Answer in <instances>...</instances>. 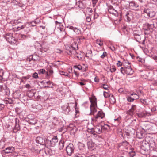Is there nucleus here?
I'll use <instances>...</instances> for the list:
<instances>
[{
    "mask_svg": "<svg viewBox=\"0 0 157 157\" xmlns=\"http://www.w3.org/2000/svg\"><path fill=\"white\" fill-rule=\"evenodd\" d=\"M151 144L146 140H144L140 147V151L143 155H146L149 153V150Z\"/></svg>",
    "mask_w": 157,
    "mask_h": 157,
    "instance_id": "nucleus-1",
    "label": "nucleus"
},
{
    "mask_svg": "<svg viewBox=\"0 0 157 157\" xmlns=\"http://www.w3.org/2000/svg\"><path fill=\"white\" fill-rule=\"evenodd\" d=\"M89 100L91 102L90 106V114L94 115L97 111V99L95 97L93 98H89Z\"/></svg>",
    "mask_w": 157,
    "mask_h": 157,
    "instance_id": "nucleus-2",
    "label": "nucleus"
},
{
    "mask_svg": "<svg viewBox=\"0 0 157 157\" xmlns=\"http://www.w3.org/2000/svg\"><path fill=\"white\" fill-rule=\"evenodd\" d=\"M78 149L82 151V154H76L75 155L74 157H84L83 156H85V154L87 153L84 144L79 142L78 143Z\"/></svg>",
    "mask_w": 157,
    "mask_h": 157,
    "instance_id": "nucleus-3",
    "label": "nucleus"
},
{
    "mask_svg": "<svg viewBox=\"0 0 157 157\" xmlns=\"http://www.w3.org/2000/svg\"><path fill=\"white\" fill-rule=\"evenodd\" d=\"M130 64L129 63H128V66L125 69L123 67L121 68V71L122 74H124L125 73L127 75H131L133 74L134 71L131 68Z\"/></svg>",
    "mask_w": 157,
    "mask_h": 157,
    "instance_id": "nucleus-4",
    "label": "nucleus"
},
{
    "mask_svg": "<svg viewBox=\"0 0 157 157\" xmlns=\"http://www.w3.org/2000/svg\"><path fill=\"white\" fill-rule=\"evenodd\" d=\"M105 117L104 113L101 111H99L97 114L94 116V118L93 119V123L97 124L98 123L99 120L102 119Z\"/></svg>",
    "mask_w": 157,
    "mask_h": 157,
    "instance_id": "nucleus-5",
    "label": "nucleus"
},
{
    "mask_svg": "<svg viewBox=\"0 0 157 157\" xmlns=\"http://www.w3.org/2000/svg\"><path fill=\"white\" fill-rule=\"evenodd\" d=\"M74 104L72 103H68L65 105L63 106L62 107V109L64 113L66 114H68L71 109H72L74 107Z\"/></svg>",
    "mask_w": 157,
    "mask_h": 157,
    "instance_id": "nucleus-6",
    "label": "nucleus"
},
{
    "mask_svg": "<svg viewBox=\"0 0 157 157\" xmlns=\"http://www.w3.org/2000/svg\"><path fill=\"white\" fill-rule=\"evenodd\" d=\"M75 148L73 145L72 144H69L67 146L66 150L67 155L71 156L74 153Z\"/></svg>",
    "mask_w": 157,
    "mask_h": 157,
    "instance_id": "nucleus-7",
    "label": "nucleus"
},
{
    "mask_svg": "<svg viewBox=\"0 0 157 157\" xmlns=\"http://www.w3.org/2000/svg\"><path fill=\"white\" fill-rule=\"evenodd\" d=\"M124 14L125 20L128 22H130L132 18V13L130 11H128Z\"/></svg>",
    "mask_w": 157,
    "mask_h": 157,
    "instance_id": "nucleus-8",
    "label": "nucleus"
},
{
    "mask_svg": "<svg viewBox=\"0 0 157 157\" xmlns=\"http://www.w3.org/2000/svg\"><path fill=\"white\" fill-rule=\"evenodd\" d=\"M135 130L133 128L129 127L125 131V134L127 136H132L134 135Z\"/></svg>",
    "mask_w": 157,
    "mask_h": 157,
    "instance_id": "nucleus-9",
    "label": "nucleus"
},
{
    "mask_svg": "<svg viewBox=\"0 0 157 157\" xmlns=\"http://www.w3.org/2000/svg\"><path fill=\"white\" fill-rule=\"evenodd\" d=\"M144 13H146L148 16L150 17H153L155 14V12L152 10L147 9L144 10Z\"/></svg>",
    "mask_w": 157,
    "mask_h": 157,
    "instance_id": "nucleus-10",
    "label": "nucleus"
},
{
    "mask_svg": "<svg viewBox=\"0 0 157 157\" xmlns=\"http://www.w3.org/2000/svg\"><path fill=\"white\" fill-rule=\"evenodd\" d=\"M144 133L141 128L137 129L136 131V136L139 139L143 138L144 136Z\"/></svg>",
    "mask_w": 157,
    "mask_h": 157,
    "instance_id": "nucleus-11",
    "label": "nucleus"
},
{
    "mask_svg": "<svg viewBox=\"0 0 157 157\" xmlns=\"http://www.w3.org/2000/svg\"><path fill=\"white\" fill-rule=\"evenodd\" d=\"M136 109V106L135 105H133L131 108L127 112V113L131 116H133L134 114Z\"/></svg>",
    "mask_w": 157,
    "mask_h": 157,
    "instance_id": "nucleus-12",
    "label": "nucleus"
},
{
    "mask_svg": "<svg viewBox=\"0 0 157 157\" xmlns=\"http://www.w3.org/2000/svg\"><path fill=\"white\" fill-rule=\"evenodd\" d=\"M101 125L98 124L95 126L93 128L94 131L97 134H100L102 132Z\"/></svg>",
    "mask_w": 157,
    "mask_h": 157,
    "instance_id": "nucleus-13",
    "label": "nucleus"
},
{
    "mask_svg": "<svg viewBox=\"0 0 157 157\" xmlns=\"http://www.w3.org/2000/svg\"><path fill=\"white\" fill-rule=\"evenodd\" d=\"M108 11L110 13L112 14L115 16L118 15L117 11L115 10L111 6H108Z\"/></svg>",
    "mask_w": 157,
    "mask_h": 157,
    "instance_id": "nucleus-14",
    "label": "nucleus"
},
{
    "mask_svg": "<svg viewBox=\"0 0 157 157\" xmlns=\"http://www.w3.org/2000/svg\"><path fill=\"white\" fill-rule=\"evenodd\" d=\"M51 140V147H54L58 141L57 136H53Z\"/></svg>",
    "mask_w": 157,
    "mask_h": 157,
    "instance_id": "nucleus-15",
    "label": "nucleus"
},
{
    "mask_svg": "<svg viewBox=\"0 0 157 157\" xmlns=\"http://www.w3.org/2000/svg\"><path fill=\"white\" fill-rule=\"evenodd\" d=\"M74 67L77 68L79 70H81L82 71H86L87 68V67L86 66L85 64H83L82 66L78 65L77 66H74Z\"/></svg>",
    "mask_w": 157,
    "mask_h": 157,
    "instance_id": "nucleus-16",
    "label": "nucleus"
},
{
    "mask_svg": "<svg viewBox=\"0 0 157 157\" xmlns=\"http://www.w3.org/2000/svg\"><path fill=\"white\" fill-rule=\"evenodd\" d=\"M137 115L139 117H145L147 116L151 115L150 113H147L146 112H142L140 113H137Z\"/></svg>",
    "mask_w": 157,
    "mask_h": 157,
    "instance_id": "nucleus-17",
    "label": "nucleus"
},
{
    "mask_svg": "<svg viewBox=\"0 0 157 157\" xmlns=\"http://www.w3.org/2000/svg\"><path fill=\"white\" fill-rule=\"evenodd\" d=\"M14 150L15 149L13 147H9L6 148L3 150V151H4L6 153L9 154L12 153L14 151Z\"/></svg>",
    "mask_w": 157,
    "mask_h": 157,
    "instance_id": "nucleus-18",
    "label": "nucleus"
},
{
    "mask_svg": "<svg viewBox=\"0 0 157 157\" xmlns=\"http://www.w3.org/2000/svg\"><path fill=\"white\" fill-rule=\"evenodd\" d=\"M44 140L42 137L38 136L36 138V141L37 143L40 145H44L45 143Z\"/></svg>",
    "mask_w": 157,
    "mask_h": 157,
    "instance_id": "nucleus-19",
    "label": "nucleus"
},
{
    "mask_svg": "<svg viewBox=\"0 0 157 157\" xmlns=\"http://www.w3.org/2000/svg\"><path fill=\"white\" fill-rule=\"evenodd\" d=\"M129 8L132 10H136L138 7V5L136 4L133 1L131 2L129 4Z\"/></svg>",
    "mask_w": 157,
    "mask_h": 157,
    "instance_id": "nucleus-20",
    "label": "nucleus"
},
{
    "mask_svg": "<svg viewBox=\"0 0 157 157\" xmlns=\"http://www.w3.org/2000/svg\"><path fill=\"white\" fill-rule=\"evenodd\" d=\"M6 38L7 40L9 42H11L13 40H14V38L12 34H7L6 35Z\"/></svg>",
    "mask_w": 157,
    "mask_h": 157,
    "instance_id": "nucleus-21",
    "label": "nucleus"
},
{
    "mask_svg": "<svg viewBox=\"0 0 157 157\" xmlns=\"http://www.w3.org/2000/svg\"><path fill=\"white\" fill-rule=\"evenodd\" d=\"M67 28H69V29L72 30L75 33L77 34H79L81 33V30L77 28L76 27H74L72 26H68L67 27Z\"/></svg>",
    "mask_w": 157,
    "mask_h": 157,
    "instance_id": "nucleus-22",
    "label": "nucleus"
},
{
    "mask_svg": "<svg viewBox=\"0 0 157 157\" xmlns=\"http://www.w3.org/2000/svg\"><path fill=\"white\" fill-rule=\"evenodd\" d=\"M76 5L81 8H83L85 7V5L83 3L82 0H79L77 2Z\"/></svg>",
    "mask_w": 157,
    "mask_h": 157,
    "instance_id": "nucleus-23",
    "label": "nucleus"
},
{
    "mask_svg": "<svg viewBox=\"0 0 157 157\" xmlns=\"http://www.w3.org/2000/svg\"><path fill=\"white\" fill-rule=\"evenodd\" d=\"M44 145L47 147L49 146H51V140H49L47 139L44 140Z\"/></svg>",
    "mask_w": 157,
    "mask_h": 157,
    "instance_id": "nucleus-24",
    "label": "nucleus"
},
{
    "mask_svg": "<svg viewBox=\"0 0 157 157\" xmlns=\"http://www.w3.org/2000/svg\"><path fill=\"white\" fill-rule=\"evenodd\" d=\"M64 142L63 140H61L59 143V148L60 150L63 149L64 146Z\"/></svg>",
    "mask_w": 157,
    "mask_h": 157,
    "instance_id": "nucleus-25",
    "label": "nucleus"
},
{
    "mask_svg": "<svg viewBox=\"0 0 157 157\" xmlns=\"http://www.w3.org/2000/svg\"><path fill=\"white\" fill-rule=\"evenodd\" d=\"M121 146H122L125 147L126 149H127L128 147L129 146L128 143L126 141H124L122 142L120 144Z\"/></svg>",
    "mask_w": 157,
    "mask_h": 157,
    "instance_id": "nucleus-26",
    "label": "nucleus"
},
{
    "mask_svg": "<svg viewBox=\"0 0 157 157\" xmlns=\"http://www.w3.org/2000/svg\"><path fill=\"white\" fill-rule=\"evenodd\" d=\"M18 26H17V25H16V26L15 28L17 29L18 30H19L21 29H24L25 27V25H21L22 24H19Z\"/></svg>",
    "mask_w": 157,
    "mask_h": 157,
    "instance_id": "nucleus-27",
    "label": "nucleus"
},
{
    "mask_svg": "<svg viewBox=\"0 0 157 157\" xmlns=\"http://www.w3.org/2000/svg\"><path fill=\"white\" fill-rule=\"evenodd\" d=\"M46 82L45 87L47 86L49 87H52L53 86V84L52 82L51 81H46Z\"/></svg>",
    "mask_w": 157,
    "mask_h": 157,
    "instance_id": "nucleus-28",
    "label": "nucleus"
},
{
    "mask_svg": "<svg viewBox=\"0 0 157 157\" xmlns=\"http://www.w3.org/2000/svg\"><path fill=\"white\" fill-rule=\"evenodd\" d=\"M94 144L92 141H89L88 142V148L89 149H93L94 147Z\"/></svg>",
    "mask_w": 157,
    "mask_h": 157,
    "instance_id": "nucleus-29",
    "label": "nucleus"
},
{
    "mask_svg": "<svg viewBox=\"0 0 157 157\" xmlns=\"http://www.w3.org/2000/svg\"><path fill=\"white\" fill-rule=\"evenodd\" d=\"M127 101L128 102H132L134 101V99L131 94L130 96H128L127 98Z\"/></svg>",
    "mask_w": 157,
    "mask_h": 157,
    "instance_id": "nucleus-30",
    "label": "nucleus"
},
{
    "mask_svg": "<svg viewBox=\"0 0 157 157\" xmlns=\"http://www.w3.org/2000/svg\"><path fill=\"white\" fill-rule=\"evenodd\" d=\"M46 83V80H43L39 81L38 82V84L39 86L43 85L45 87Z\"/></svg>",
    "mask_w": 157,
    "mask_h": 157,
    "instance_id": "nucleus-31",
    "label": "nucleus"
},
{
    "mask_svg": "<svg viewBox=\"0 0 157 157\" xmlns=\"http://www.w3.org/2000/svg\"><path fill=\"white\" fill-rule=\"evenodd\" d=\"M20 128L19 126V125L18 124H17V121L16 122V124L15 126L14 129V130H16L17 131L19 130H20Z\"/></svg>",
    "mask_w": 157,
    "mask_h": 157,
    "instance_id": "nucleus-32",
    "label": "nucleus"
},
{
    "mask_svg": "<svg viewBox=\"0 0 157 157\" xmlns=\"http://www.w3.org/2000/svg\"><path fill=\"white\" fill-rule=\"evenodd\" d=\"M132 96L133 97L134 100L139 99V97L138 95L135 93H134L131 94Z\"/></svg>",
    "mask_w": 157,
    "mask_h": 157,
    "instance_id": "nucleus-33",
    "label": "nucleus"
},
{
    "mask_svg": "<svg viewBox=\"0 0 157 157\" xmlns=\"http://www.w3.org/2000/svg\"><path fill=\"white\" fill-rule=\"evenodd\" d=\"M129 155L130 157H133L136 155L135 151H132L129 152Z\"/></svg>",
    "mask_w": 157,
    "mask_h": 157,
    "instance_id": "nucleus-34",
    "label": "nucleus"
},
{
    "mask_svg": "<svg viewBox=\"0 0 157 157\" xmlns=\"http://www.w3.org/2000/svg\"><path fill=\"white\" fill-rule=\"evenodd\" d=\"M21 21V19H18L14 20V23L16 25L19 24H22Z\"/></svg>",
    "mask_w": 157,
    "mask_h": 157,
    "instance_id": "nucleus-35",
    "label": "nucleus"
},
{
    "mask_svg": "<svg viewBox=\"0 0 157 157\" xmlns=\"http://www.w3.org/2000/svg\"><path fill=\"white\" fill-rule=\"evenodd\" d=\"M145 25L147 26V29H152V28L153 25L152 24H150L148 23H146L145 24Z\"/></svg>",
    "mask_w": 157,
    "mask_h": 157,
    "instance_id": "nucleus-36",
    "label": "nucleus"
},
{
    "mask_svg": "<svg viewBox=\"0 0 157 157\" xmlns=\"http://www.w3.org/2000/svg\"><path fill=\"white\" fill-rule=\"evenodd\" d=\"M134 37L136 40H140L141 39V36L140 35L137 34H135L134 35Z\"/></svg>",
    "mask_w": 157,
    "mask_h": 157,
    "instance_id": "nucleus-37",
    "label": "nucleus"
},
{
    "mask_svg": "<svg viewBox=\"0 0 157 157\" xmlns=\"http://www.w3.org/2000/svg\"><path fill=\"white\" fill-rule=\"evenodd\" d=\"M96 42L98 44H99L100 46H102L103 44V42L101 41L100 40H96Z\"/></svg>",
    "mask_w": 157,
    "mask_h": 157,
    "instance_id": "nucleus-38",
    "label": "nucleus"
},
{
    "mask_svg": "<svg viewBox=\"0 0 157 157\" xmlns=\"http://www.w3.org/2000/svg\"><path fill=\"white\" fill-rule=\"evenodd\" d=\"M136 92L137 94V95L139 96L140 94H143V91L141 90H136Z\"/></svg>",
    "mask_w": 157,
    "mask_h": 157,
    "instance_id": "nucleus-39",
    "label": "nucleus"
},
{
    "mask_svg": "<svg viewBox=\"0 0 157 157\" xmlns=\"http://www.w3.org/2000/svg\"><path fill=\"white\" fill-rule=\"evenodd\" d=\"M116 68L113 66H112L111 67L110 69V70L111 72H115L116 71Z\"/></svg>",
    "mask_w": 157,
    "mask_h": 157,
    "instance_id": "nucleus-40",
    "label": "nucleus"
},
{
    "mask_svg": "<svg viewBox=\"0 0 157 157\" xmlns=\"http://www.w3.org/2000/svg\"><path fill=\"white\" fill-rule=\"evenodd\" d=\"M114 120L115 122H117V124H118L121 121V117H119L117 118L114 119Z\"/></svg>",
    "mask_w": 157,
    "mask_h": 157,
    "instance_id": "nucleus-41",
    "label": "nucleus"
},
{
    "mask_svg": "<svg viewBox=\"0 0 157 157\" xmlns=\"http://www.w3.org/2000/svg\"><path fill=\"white\" fill-rule=\"evenodd\" d=\"M92 52L91 51H89L88 53H87L86 55V57H90L92 56Z\"/></svg>",
    "mask_w": 157,
    "mask_h": 157,
    "instance_id": "nucleus-42",
    "label": "nucleus"
},
{
    "mask_svg": "<svg viewBox=\"0 0 157 157\" xmlns=\"http://www.w3.org/2000/svg\"><path fill=\"white\" fill-rule=\"evenodd\" d=\"M144 33L145 34H148L150 33V31H149L150 30L149 29H145L144 28Z\"/></svg>",
    "mask_w": 157,
    "mask_h": 157,
    "instance_id": "nucleus-43",
    "label": "nucleus"
},
{
    "mask_svg": "<svg viewBox=\"0 0 157 157\" xmlns=\"http://www.w3.org/2000/svg\"><path fill=\"white\" fill-rule=\"evenodd\" d=\"M45 72V70L43 69H40L39 71V74H44Z\"/></svg>",
    "mask_w": 157,
    "mask_h": 157,
    "instance_id": "nucleus-44",
    "label": "nucleus"
},
{
    "mask_svg": "<svg viewBox=\"0 0 157 157\" xmlns=\"http://www.w3.org/2000/svg\"><path fill=\"white\" fill-rule=\"evenodd\" d=\"M105 82H103V83L102 84L103 87L105 89H107L109 88V86L108 85L105 84Z\"/></svg>",
    "mask_w": 157,
    "mask_h": 157,
    "instance_id": "nucleus-45",
    "label": "nucleus"
},
{
    "mask_svg": "<svg viewBox=\"0 0 157 157\" xmlns=\"http://www.w3.org/2000/svg\"><path fill=\"white\" fill-rule=\"evenodd\" d=\"M60 74L61 75H64L66 76H68V74L67 72H61L60 73Z\"/></svg>",
    "mask_w": 157,
    "mask_h": 157,
    "instance_id": "nucleus-46",
    "label": "nucleus"
},
{
    "mask_svg": "<svg viewBox=\"0 0 157 157\" xmlns=\"http://www.w3.org/2000/svg\"><path fill=\"white\" fill-rule=\"evenodd\" d=\"M20 37L23 39H24L27 37V36L26 35H25L24 34H21L20 35Z\"/></svg>",
    "mask_w": 157,
    "mask_h": 157,
    "instance_id": "nucleus-47",
    "label": "nucleus"
},
{
    "mask_svg": "<svg viewBox=\"0 0 157 157\" xmlns=\"http://www.w3.org/2000/svg\"><path fill=\"white\" fill-rule=\"evenodd\" d=\"M75 45L77 46L76 48H75L73 46L72 47V48L73 50H74V51H73V52H75L76 53H77V52L75 51V50H78V46L77 45L75 44Z\"/></svg>",
    "mask_w": 157,
    "mask_h": 157,
    "instance_id": "nucleus-48",
    "label": "nucleus"
},
{
    "mask_svg": "<svg viewBox=\"0 0 157 157\" xmlns=\"http://www.w3.org/2000/svg\"><path fill=\"white\" fill-rule=\"evenodd\" d=\"M32 77L35 78H38V75L37 73L35 72L33 74Z\"/></svg>",
    "mask_w": 157,
    "mask_h": 157,
    "instance_id": "nucleus-49",
    "label": "nucleus"
},
{
    "mask_svg": "<svg viewBox=\"0 0 157 157\" xmlns=\"http://www.w3.org/2000/svg\"><path fill=\"white\" fill-rule=\"evenodd\" d=\"M36 24L37 23L35 21H34L31 22L30 23V25L32 26H35L36 25Z\"/></svg>",
    "mask_w": 157,
    "mask_h": 157,
    "instance_id": "nucleus-50",
    "label": "nucleus"
},
{
    "mask_svg": "<svg viewBox=\"0 0 157 157\" xmlns=\"http://www.w3.org/2000/svg\"><path fill=\"white\" fill-rule=\"evenodd\" d=\"M106 55V52H104L103 54L101 56V57L102 59H103Z\"/></svg>",
    "mask_w": 157,
    "mask_h": 157,
    "instance_id": "nucleus-51",
    "label": "nucleus"
},
{
    "mask_svg": "<svg viewBox=\"0 0 157 157\" xmlns=\"http://www.w3.org/2000/svg\"><path fill=\"white\" fill-rule=\"evenodd\" d=\"M6 103L7 104L8 103L10 104H13V101L12 100H9L8 101L6 100L5 101Z\"/></svg>",
    "mask_w": 157,
    "mask_h": 157,
    "instance_id": "nucleus-52",
    "label": "nucleus"
},
{
    "mask_svg": "<svg viewBox=\"0 0 157 157\" xmlns=\"http://www.w3.org/2000/svg\"><path fill=\"white\" fill-rule=\"evenodd\" d=\"M32 120H30L29 123L32 124H36V121H33Z\"/></svg>",
    "mask_w": 157,
    "mask_h": 157,
    "instance_id": "nucleus-53",
    "label": "nucleus"
},
{
    "mask_svg": "<svg viewBox=\"0 0 157 157\" xmlns=\"http://www.w3.org/2000/svg\"><path fill=\"white\" fill-rule=\"evenodd\" d=\"M78 83L81 86L84 85L85 84V83H84V82L83 80H82L81 82H78Z\"/></svg>",
    "mask_w": 157,
    "mask_h": 157,
    "instance_id": "nucleus-54",
    "label": "nucleus"
},
{
    "mask_svg": "<svg viewBox=\"0 0 157 157\" xmlns=\"http://www.w3.org/2000/svg\"><path fill=\"white\" fill-rule=\"evenodd\" d=\"M101 127H102V128H101V129H102V130H104V131H105L107 129V128L106 127H105L103 125V126H102V125H101Z\"/></svg>",
    "mask_w": 157,
    "mask_h": 157,
    "instance_id": "nucleus-55",
    "label": "nucleus"
},
{
    "mask_svg": "<svg viewBox=\"0 0 157 157\" xmlns=\"http://www.w3.org/2000/svg\"><path fill=\"white\" fill-rule=\"evenodd\" d=\"M49 75H50L49 78H52V76L51 75H52V74L53 73V71L52 70H50L49 71Z\"/></svg>",
    "mask_w": 157,
    "mask_h": 157,
    "instance_id": "nucleus-56",
    "label": "nucleus"
},
{
    "mask_svg": "<svg viewBox=\"0 0 157 157\" xmlns=\"http://www.w3.org/2000/svg\"><path fill=\"white\" fill-rule=\"evenodd\" d=\"M4 107V105L2 104H0V110H2Z\"/></svg>",
    "mask_w": 157,
    "mask_h": 157,
    "instance_id": "nucleus-57",
    "label": "nucleus"
},
{
    "mask_svg": "<svg viewBox=\"0 0 157 157\" xmlns=\"http://www.w3.org/2000/svg\"><path fill=\"white\" fill-rule=\"evenodd\" d=\"M91 21V19L89 17H87L86 18V21L88 22H90Z\"/></svg>",
    "mask_w": 157,
    "mask_h": 157,
    "instance_id": "nucleus-58",
    "label": "nucleus"
},
{
    "mask_svg": "<svg viewBox=\"0 0 157 157\" xmlns=\"http://www.w3.org/2000/svg\"><path fill=\"white\" fill-rule=\"evenodd\" d=\"M122 63L121 62H120V61H118V63H117V65L118 66H121L122 65Z\"/></svg>",
    "mask_w": 157,
    "mask_h": 157,
    "instance_id": "nucleus-59",
    "label": "nucleus"
},
{
    "mask_svg": "<svg viewBox=\"0 0 157 157\" xmlns=\"http://www.w3.org/2000/svg\"><path fill=\"white\" fill-rule=\"evenodd\" d=\"M87 11L89 13H91L92 12V10L91 8H88L87 9Z\"/></svg>",
    "mask_w": 157,
    "mask_h": 157,
    "instance_id": "nucleus-60",
    "label": "nucleus"
},
{
    "mask_svg": "<svg viewBox=\"0 0 157 157\" xmlns=\"http://www.w3.org/2000/svg\"><path fill=\"white\" fill-rule=\"evenodd\" d=\"M4 90V88L1 85H0V92H2Z\"/></svg>",
    "mask_w": 157,
    "mask_h": 157,
    "instance_id": "nucleus-61",
    "label": "nucleus"
},
{
    "mask_svg": "<svg viewBox=\"0 0 157 157\" xmlns=\"http://www.w3.org/2000/svg\"><path fill=\"white\" fill-rule=\"evenodd\" d=\"M98 0H92L93 4L95 5L98 2Z\"/></svg>",
    "mask_w": 157,
    "mask_h": 157,
    "instance_id": "nucleus-62",
    "label": "nucleus"
},
{
    "mask_svg": "<svg viewBox=\"0 0 157 157\" xmlns=\"http://www.w3.org/2000/svg\"><path fill=\"white\" fill-rule=\"evenodd\" d=\"M67 53L69 54H72V51L71 50H69L67 51Z\"/></svg>",
    "mask_w": 157,
    "mask_h": 157,
    "instance_id": "nucleus-63",
    "label": "nucleus"
},
{
    "mask_svg": "<svg viewBox=\"0 0 157 157\" xmlns=\"http://www.w3.org/2000/svg\"><path fill=\"white\" fill-rule=\"evenodd\" d=\"M62 52V51L60 49H58L57 50L56 52L58 53H61Z\"/></svg>",
    "mask_w": 157,
    "mask_h": 157,
    "instance_id": "nucleus-64",
    "label": "nucleus"
}]
</instances>
